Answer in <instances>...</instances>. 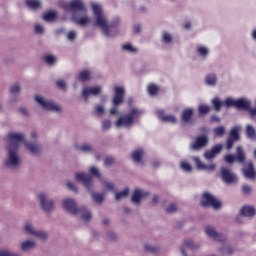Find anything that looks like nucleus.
Returning <instances> with one entry per match:
<instances>
[{
    "label": "nucleus",
    "instance_id": "nucleus-52",
    "mask_svg": "<svg viewBox=\"0 0 256 256\" xmlns=\"http://www.w3.org/2000/svg\"><path fill=\"white\" fill-rule=\"evenodd\" d=\"M35 32L37 33V35H42V33H45V28H43V26H41L40 24H37L35 26Z\"/></svg>",
    "mask_w": 256,
    "mask_h": 256
},
{
    "label": "nucleus",
    "instance_id": "nucleus-12",
    "mask_svg": "<svg viewBox=\"0 0 256 256\" xmlns=\"http://www.w3.org/2000/svg\"><path fill=\"white\" fill-rule=\"evenodd\" d=\"M226 163H245V152L243 151V147L238 146L236 149V156L233 154H228L225 156Z\"/></svg>",
    "mask_w": 256,
    "mask_h": 256
},
{
    "label": "nucleus",
    "instance_id": "nucleus-11",
    "mask_svg": "<svg viewBox=\"0 0 256 256\" xmlns=\"http://www.w3.org/2000/svg\"><path fill=\"white\" fill-rule=\"evenodd\" d=\"M236 101L235 99L228 97L225 99V101H221V99L219 98H214L212 100V105L215 108V111H221V107H235L236 105Z\"/></svg>",
    "mask_w": 256,
    "mask_h": 256
},
{
    "label": "nucleus",
    "instance_id": "nucleus-62",
    "mask_svg": "<svg viewBox=\"0 0 256 256\" xmlns=\"http://www.w3.org/2000/svg\"><path fill=\"white\" fill-rule=\"evenodd\" d=\"M134 33H141V26L140 25H135L133 28Z\"/></svg>",
    "mask_w": 256,
    "mask_h": 256
},
{
    "label": "nucleus",
    "instance_id": "nucleus-20",
    "mask_svg": "<svg viewBox=\"0 0 256 256\" xmlns=\"http://www.w3.org/2000/svg\"><path fill=\"white\" fill-rule=\"evenodd\" d=\"M192 159L196 163L197 169H199V171H215L217 167L215 164H210L209 166L205 165V163L201 162L200 157H193Z\"/></svg>",
    "mask_w": 256,
    "mask_h": 256
},
{
    "label": "nucleus",
    "instance_id": "nucleus-61",
    "mask_svg": "<svg viewBox=\"0 0 256 256\" xmlns=\"http://www.w3.org/2000/svg\"><path fill=\"white\" fill-rule=\"evenodd\" d=\"M68 189H70V191H77V186H75L73 183L69 182L67 184Z\"/></svg>",
    "mask_w": 256,
    "mask_h": 256
},
{
    "label": "nucleus",
    "instance_id": "nucleus-37",
    "mask_svg": "<svg viewBox=\"0 0 256 256\" xmlns=\"http://www.w3.org/2000/svg\"><path fill=\"white\" fill-rule=\"evenodd\" d=\"M129 195V189L125 188L122 192L116 193L115 199L116 201H121V199L127 197Z\"/></svg>",
    "mask_w": 256,
    "mask_h": 256
},
{
    "label": "nucleus",
    "instance_id": "nucleus-13",
    "mask_svg": "<svg viewBox=\"0 0 256 256\" xmlns=\"http://www.w3.org/2000/svg\"><path fill=\"white\" fill-rule=\"evenodd\" d=\"M239 131H241V126H236L230 130V134L226 144L228 150L233 149V145H235V143L239 141Z\"/></svg>",
    "mask_w": 256,
    "mask_h": 256
},
{
    "label": "nucleus",
    "instance_id": "nucleus-23",
    "mask_svg": "<svg viewBox=\"0 0 256 256\" xmlns=\"http://www.w3.org/2000/svg\"><path fill=\"white\" fill-rule=\"evenodd\" d=\"M157 116L161 119V121H165L166 123H177V118L173 115H165L163 110H157Z\"/></svg>",
    "mask_w": 256,
    "mask_h": 256
},
{
    "label": "nucleus",
    "instance_id": "nucleus-49",
    "mask_svg": "<svg viewBox=\"0 0 256 256\" xmlns=\"http://www.w3.org/2000/svg\"><path fill=\"white\" fill-rule=\"evenodd\" d=\"M159 91V87L155 85L148 86V93L149 95H157V92Z\"/></svg>",
    "mask_w": 256,
    "mask_h": 256
},
{
    "label": "nucleus",
    "instance_id": "nucleus-25",
    "mask_svg": "<svg viewBox=\"0 0 256 256\" xmlns=\"http://www.w3.org/2000/svg\"><path fill=\"white\" fill-rule=\"evenodd\" d=\"M37 247V242L33 240H26L21 243L20 249L21 251H31V249H35Z\"/></svg>",
    "mask_w": 256,
    "mask_h": 256
},
{
    "label": "nucleus",
    "instance_id": "nucleus-39",
    "mask_svg": "<svg viewBox=\"0 0 256 256\" xmlns=\"http://www.w3.org/2000/svg\"><path fill=\"white\" fill-rule=\"evenodd\" d=\"M44 61L47 63V65H55L57 58L53 55H46L44 56Z\"/></svg>",
    "mask_w": 256,
    "mask_h": 256
},
{
    "label": "nucleus",
    "instance_id": "nucleus-44",
    "mask_svg": "<svg viewBox=\"0 0 256 256\" xmlns=\"http://www.w3.org/2000/svg\"><path fill=\"white\" fill-rule=\"evenodd\" d=\"M92 199L95 201V203H103V199H105V197L103 194L94 193L92 194Z\"/></svg>",
    "mask_w": 256,
    "mask_h": 256
},
{
    "label": "nucleus",
    "instance_id": "nucleus-26",
    "mask_svg": "<svg viewBox=\"0 0 256 256\" xmlns=\"http://www.w3.org/2000/svg\"><path fill=\"white\" fill-rule=\"evenodd\" d=\"M196 53L197 55H199V57H201L202 59H207V57H209V49L207 48V46H203V45H199L196 48Z\"/></svg>",
    "mask_w": 256,
    "mask_h": 256
},
{
    "label": "nucleus",
    "instance_id": "nucleus-38",
    "mask_svg": "<svg viewBox=\"0 0 256 256\" xmlns=\"http://www.w3.org/2000/svg\"><path fill=\"white\" fill-rule=\"evenodd\" d=\"M184 247L185 249H197L199 247V244H195V242H193L192 240H185Z\"/></svg>",
    "mask_w": 256,
    "mask_h": 256
},
{
    "label": "nucleus",
    "instance_id": "nucleus-60",
    "mask_svg": "<svg viewBox=\"0 0 256 256\" xmlns=\"http://www.w3.org/2000/svg\"><path fill=\"white\" fill-rule=\"evenodd\" d=\"M224 253H227V255H232L233 254V249L229 246L225 247L223 250Z\"/></svg>",
    "mask_w": 256,
    "mask_h": 256
},
{
    "label": "nucleus",
    "instance_id": "nucleus-17",
    "mask_svg": "<svg viewBox=\"0 0 256 256\" xmlns=\"http://www.w3.org/2000/svg\"><path fill=\"white\" fill-rule=\"evenodd\" d=\"M76 181H79L81 184L84 185L86 189H91V185L93 183V178L89 174L85 173H77L75 175Z\"/></svg>",
    "mask_w": 256,
    "mask_h": 256
},
{
    "label": "nucleus",
    "instance_id": "nucleus-57",
    "mask_svg": "<svg viewBox=\"0 0 256 256\" xmlns=\"http://www.w3.org/2000/svg\"><path fill=\"white\" fill-rule=\"evenodd\" d=\"M104 186H105L106 189H108L109 191H113V189H115V185H113V183H110V182H104Z\"/></svg>",
    "mask_w": 256,
    "mask_h": 256
},
{
    "label": "nucleus",
    "instance_id": "nucleus-16",
    "mask_svg": "<svg viewBox=\"0 0 256 256\" xmlns=\"http://www.w3.org/2000/svg\"><path fill=\"white\" fill-rule=\"evenodd\" d=\"M101 91H103V88H101V86L86 87L82 91L83 99L87 101L89 97H91V95L97 97V95H99Z\"/></svg>",
    "mask_w": 256,
    "mask_h": 256
},
{
    "label": "nucleus",
    "instance_id": "nucleus-45",
    "mask_svg": "<svg viewBox=\"0 0 256 256\" xmlns=\"http://www.w3.org/2000/svg\"><path fill=\"white\" fill-rule=\"evenodd\" d=\"M162 39L164 43H171L173 41V36L168 32H163Z\"/></svg>",
    "mask_w": 256,
    "mask_h": 256
},
{
    "label": "nucleus",
    "instance_id": "nucleus-29",
    "mask_svg": "<svg viewBox=\"0 0 256 256\" xmlns=\"http://www.w3.org/2000/svg\"><path fill=\"white\" fill-rule=\"evenodd\" d=\"M143 155L145 152L141 149L135 150L132 154V159L134 163H141V159H143Z\"/></svg>",
    "mask_w": 256,
    "mask_h": 256
},
{
    "label": "nucleus",
    "instance_id": "nucleus-55",
    "mask_svg": "<svg viewBox=\"0 0 256 256\" xmlns=\"http://www.w3.org/2000/svg\"><path fill=\"white\" fill-rule=\"evenodd\" d=\"M91 175H95V177H101V174L99 173V169L95 167L90 168Z\"/></svg>",
    "mask_w": 256,
    "mask_h": 256
},
{
    "label": "nucleus",
    "instance_id": "nucleus-28",
    "mask_svg": "<svg viewBox=\"0 0 256 256\" xmlns=\"http://www.w3.org/2000/svg\"><path fill=\"white\" fill-rule=\"evenodd\" d=\"M241 215L244 217H253L255 215V208L253 206H244L241 209Z\"/></svg>",
    "mask_w": 256,
    "mask_h": 256
},
{
    "label": "nucleus",
    "instance_id": "nucleus-35",
    "mask_svg": "<svg viewBox=\"0 0 256 256\" xmlns=\"http://www.w3.org/2000/svg\"><path fill=\"white\" fill-rule=\"evenodd\" d=\"M246 135L249 139H256V131L251 125H247L246 127Z\"/></svg>",
    "mask_w": 256,
    "mask_h": 256
},
{
    "label": "nucleus",
    "instance_id": "nucleus-4",
    "mask_svg": "<svg viewBox=\"0 0 256 256\" xmlns=\"http://www.w3.org/2000/svg\"><path fill=\"white\" fill-rule=\"evenodd\" d=\"M63 207L72 215L81 217L82 221H89L91 219V212L87 208H77V203L71 198L64 199Z\"/></svg>",
    "mask_w": 256,
    "mask_h": 256
},
{
    "label": "nucleus",
    "instance_id": "nucleus-6",
    "mask_svg": "<svg viewBox=\"0 0 256 256\" xmlns=\"http://www.w3.org/2000/svg\"><path fill=\"white\" fill-rule=\"evenodd\" d=\"M114 98H113V105L114 107L110 110L111 115H119V110L117 106L121 105V103L125 99V88L116 86L114 88Z\"/></svg>",
    "mask_w": 256,
    "mask_h": 256
},
{
    "label": "nucleus",
    "instance_id": "nucleus-48",
    "mask_svg": "<svg viewBox=\"0 0 256 256\" xmlns=\"http://www.w3.org/2000/svg\"><path fill=\"white\" fill-rule=\"evenodd\" d=\"M0 256H21L20 254H15L9 250L0 249Z\"/></svg>",
    "mask_w": 256,
    "mask_h": 256
},
{
    "label": "nucleus",
    "instance_id": "nucleus-43",
    "mask_svg": "<svg viewBox=\"0 0 256 256\" xmlns=\"http://www.w3.org/2000/svg\"><path fill=\"white\" fill-rule=\"evenodd\" d=\"M123 51H128V53H136L137 48L133 47L131 44H124L122 46Z\"/></svg>",
    "mask_w": 256,
    "mask_h": 256
},
{
    "label": "nucleus",
    "instance_id": "nucleus-18",
    "mask_svg": "<svg viewBox=\"0 0 256 256\" xmlns=\"http://www.w3.org/2000/svg\"><path fill=\"white\" fill-rule=\"evenodd\" d=\"M206 235L210 237V239H213L214 241H225V236L217 233V231L213 228V226H207L206 229Z\"/></svg>",
    "mask_w": 256,
    "mask_h": 256
},
{
    "label": "nucleus",
    "instance_id": "nucleus-19",
    "mask_svg": "<svg viewBox=\"0 0 256 256\" xmlns=\"http://www.w3.org/2000/svg\"><path fill=\"white\" fill-rule=\"evenodd\" d=\"M254 156L256 158V149L254 150ZM244 177L247 179H255L256 172L255 168L253 167V162H249L247 166L243 169Z\"/></svg>",
    "mask_w": 256,
    "mask_h": 256
},
{
    "label": "nucleus",
    "instance_id": "nucleus-64",
    "mask_svg": "<svg viewBox=\"0 0 256 256\" xmlns=\"http://www.w3.org/2000/svg\"><path fill=\"white\" fill-rule=\"evenodd\" d=\"M211 119H212V121H220L219 117H217V116H212Z\"/></svg>",
    "mask_w": 256,
    "mask_h": 256
},
{
    "label": "nucleus",
    "instance_id": "nucleus-33",
    "mask_svg": "<svg viewBox=\"0 0 256 256\" xmlns=\"http://www.w3.org/2000/svg\"><path fill=\"white\" fill-rule=\"evenodd\" d=\"M79 81H89L91 79V72L89 70H83L82 72L79 73L78 75Z\"/></svg>",
    "mask_w": 256,
    "mask_h": 256
},
{
    "label": "nucleus",
    "instance_id": "nucleus-31",
    "mask_svg": "<svg viewBox=\"0 0 256 256\" xmlns=\"http://www.w3.org/2000/svg\"><path fill=\"white\" fill-rule=\"evenodd\" d=\"M44 21H47L48 23H51L52 21H55L57 19V12L55 11H49L43 14Z\"/></svg>",
    "mask_w": 256,
    "mask_h": 256
},
{
    "label": "nucleus",
    "instance_id": "nucleus-21",
    "mask_svg": "<svg viewBox=\"0 0 256 256\" xmlns=\"http://www.w3.org/2000/svg\"><path fill=\"white\" fill-rule=\"evenodd\" d=\"M221 149H223V145L221 144L212 147L211 150L205 152V159H208V161H211V159H215V155H219V153H221Z\"/></svg>",
    "mask_w": 256,
    "mask_h": 256
},
{
    "label": "nucleus",
    "instance_id": "nucleus-7",
    "mask_svg": "<svg viewBox=\"0 0 256 256\" xmlns=\"http://www.w3.org/2000/svg\"><path fill=\"white\" fill-rule=\"evenodd\" d=\"M35 101L38 103V105L45 109V111H55L56 113H61V106L51 100H47L42 96H36Z\"/></svg>",
    "mask_w": 256,
    "mask_h": 256
},
{
    "label": "nucleus",
    "instance_id": "nucleus-22",
    "mask_svg": "<svg viewBox=\"0 0 256 256\" xmlns=\"http://www.w3.org/2000/svg\"><path fill=\"white\" fill-rule=\"evenodd\" d=\"M236 109H242L243 111H249L251 113V102L245 98L236 100Z\"/></svg>",
    "mask_w": 256,
    "mask_h": 256
},
{
    "label": "nucleus",
    "instance_id": "nucleus-50",
    "mask_svg": "<svg viewBox=\"0 0 256 256\" xmlns=\"http://www.w3.org/2000/svg\"><path fill=\"white\" fill-rule=\"evenodd\" d=\"M102 129H103V131H108V129H111V121L104 120L102 122Z\"/></svg>",
    "mask_w": 256,
    "mask_h": 256
},
{
    "label": "nucleus",
    "instance_id": "nucleus-46",
    "mask_svg": "<svg viewBox=\"0 0 256 256\" xmlns=\"http://www.w3.org/2000/svg\"><path fill=\"white\" fill-rule=\"evenodd\" d=\"M210 110L211 108L205 105L199 106V109H198L200 115H207V113H209Z\"/></svg>",
    "mask_w": 256,
    "mask_h": 256
},
{
    "label": "nucleus",
    "instance_id": "nucleus-41",
    "mask_svg": "<svg viewBox=\"0 0 256 256\" xmlns=\"http://www.w3.org/2000/svg\"><path fill=\"white\" fill-rule=\"evenodd\" d=\"M216 137H223L225 135V126H218L214 129Z\"/></svg>",
    "mask_w": 256,
    "mask_h": 256
},
{
    "label": "nucleus",
    "instance_id": "nucleus-24",
    "mask_svg": "<svg viewBox=\"0 0 256 256\" xmlns=\"http://www.w3.org/2000/svg\"><path fill=\"white\" fill-rule=\"evenodd\" d=\"M147 195H149V193H147L143 190L136 189L132 196V203H141V198L147 197Z\"/></svg>",
    "mask_w": 256,
    "mask_h": 256
},
{
    "label": "nucleus",
    "instance_id": "nucleus-3",
    "mask_svg": "<svg viewBox=\"0 0 256 256\" xmlns=\"http://www.w3.org/2000/svg\"><path fill=\"white\" fill-rule=\"evenodd\" d=\"M66 11L72 13V21L80 27H87L91 23V17L87 15V8L83 0H72L65 5Z\"/></svg>",
    "mask_w": 256,
    "mask_h": 256
},
{
    "label": "nucleus",
    "instance_id": "nucleus-5",
    "mask_svg": "<svg viewBox=\"0 0 256 256\" xmlns=\"http://www.w3.org/2000/svg\"><path fill=\"white\" fill-rule=\"evenodd\" d=\"M143 115V110H139V108H132L128 115L121 116L116 121V127H131L139 117Z\"/></svg>",
    "mask_w": 256,
    "mask_h": 256
},
{
    "label": "nucleus",
    "instance_id": "nucleus-27",
    "mask_svg": "<svg viewBox=\"0 0 256 256\" xmlns=\"http://www.w3.org/2000/svg\"><path fill=\"white\" fill-rule=\"evenodd\" d=\"M25 147L32 153V155H37V153H41V146L35 143L25 142Z\"/></svg>",
    "mask_w": 256,
    "mask_h": 256
},
{
    "label": "nucleus",
    "instance_id": "nucleus-59",
    "mask_svg": "<svg viewBox=\"0 0 256 256\" xmlns=\"http://www.w3.org/2000/svg\"><path fill=\"white\" fill-rule=\"evenodd\" d=\"M242 191H243V193H245L247 195V194L251 193V188L248 185H244L242 187Z\"/></svg>",
    "mask_w": 256,
    "mask_h": 256
},
{
    "label": "nucleus",
    "instance_id": "nucleus-8",
    "mask_svg": "<svg viewBox=\"0 0 256 256\" xmlns=\"http://www.w3.org/2000/svg\"><path fill=\"white\" fill-rule=\"evenodd\" d=\"M23 231L27 233V235H32L33 237H37L41 241H45L49 235L45 231L37 230L35 226L31 222H26L23 225Z\"/></svg>",
    "mask_w": 256,
    "mask_h": 256
},
{
    "label": "nucleus",
    "instance_id": "nucleus-32",
    "mask_svg": "<svg viewBox=\"0 0 256 256\" xmlns=\"http://www.w3.org/2000/svg\"><path fill=\"white\" fill-rule=\"evenodd\" d=\"M191 117H193V109L189 108L186 109L183 113H182V121L184 123H189V121H191Z\"/></svg>",
    "mask_w": 256,
    "mask_h": 256
},
{
    "label": "nucleus",
    "instance_id": "nucleus-42",
    "mask_svg": "<svg viewBox=\"0 0 256 256\" xmlns=\"http://www.w3.org/2000/svg\"><path fill=\"white\" fill-rule=\"evenodd\" d=\"M95 115H98L99 117H101L102 115H105V106L103 105L95 106Z\"/></svg>",
    "mask_w": 256,
    "mask_h": 256
},
{
    "label": "nucleus",
    "instance_id": "nucleus-15",
    "mask_svg": "<svg viewBox=\"0 0 256 256\" xmlns=\"http://www.w3.org/2000/svg\"><path fill=\"white\" fill-rule=\"evenodd\" d=\"M221 175L224 183L231 185L237 182V176L229 168H221Z\"/></svg>",
    "mask_w": 256,
    "mask_h": 256
},
{
    "label": "nucleus",
    "instance_id": "nucleus-14",
    "mask_svg": "<svg viewBox=\"0 0 256 256\" xmlns=\"http://www.w3.org/2000/svg\"><path fill=\"white\" fill-rule=\"evenodd\" d=\"M209 143V138L205 135L198 136L194 143L190 145V149L193 151H199L200 149H203V147H207Z\"/></svg>",
    "mask_w": 256,
    "mask_h": 256
},
{
    "label": "nucleus",
    "instance_id": "nucleus-58",
    "mask_svg": "<svg viewBox=\"0 0 256 256\" xmlns=\"http://www.w3.org/2000/svg\"><path fill=\"white\" fill-rule=\"evenodd\" d=\"M145 249H146V251H149L150 253H155V251H157L155 246H152V245H146Z\"/></svg>",
    "mask_w": 256,
    "mask_h": 256
},
{
    "label": "nucleus",
    "instance_id": "nucleus-54",
    "mask_svg": "<svg viewBox=\"0 0 256 256\" xmlns=\"http://www.w3.org/2000/svg\"><path fill=\"white\" fill-rule=\"evenodd\" d=\"M167 213H175L177 211V205L170 204L169 207L166 208Z\"/></svg>",
    "mask_w": 256,
    "mask_h": 256
},
{
    "label": "nucleus",
    "instance_id": "nucleus-30",
    "mask_svg": "<svg viewBox=\"0 0 256 256\" xmlns=\"http://www.w3.org/2000/svg\"><path fill=\"white\" fill-rule=\"evenodd\" d=\"M206 85H209L210 87H215L217 85V75L214 73L208 74L206 76Z\"/></svg>",
    "mask_w": 256,
    "mask_h": 256
},
{
    "label": "nucleus",
    "instance_id": "nucleus-1",
    "mask_svg": "<svg viewBox=\"0 0 256 256\" xmlns=\"http://www.w3.org/2000/svg\"><path fill=\"white\" fill-rule=\"evenodd\" d=\"M6 159L5 166L10 169H17L21 165V157H19V147L21 143H25V135L23 133L10 132L6 136Z\"/></svg>",
    "mask_w": 256,
    "mask_h": 256
},
{
    "label": "nucleus",
    "instance_id": "nucleus-53",
    "mask_svg": "<svg viewBox=\"0 0 256 256\" xmlns=\"http://www.w3.org/2000/svg\"><path fill=\"white\" fill-rule=\"evenodd\" d=\"M76 37H77V32L75 31H70L67 35L68 41H75Z\"/></svg>",
    "mask_w": 256,
    "mask_h": 256
},
{
    "label": "nucleus",
    "instance_id": "nucleus-40",
    "mask_svg": "<svg viewBox=\"0 0 256 256\" xmlns=\"http://www.w3.org/2000/svg\"><path fill=\"white\" fill-rule=\"evenodd\" d=\"M180 167L182 171H186V173H191L193 171V167L188 162H181Z\"/></svg>",
    "mask_w": 256,
    "mask_h": 256
},
{
    "label": "nucleus",
    "instance_id": "nucleus-10",
    "mask_svg": "<svg viewBox=\"0 0 256 256\" xmlns=\"http://www.w3.org/2000/svg\"><path fill=\"white\" fill-rule=\"evenodd\" d=\"M38 197L43 211L46 213H51V211L55 210V202L49 199L47 194L40 193Z\"/></svg>",
    "mask_w": 256,
    "mask_h": 256
},
{
    "label": "nucleus",
    "instance_id": "nucleus-36",
    "mask_svg": "<svg viewBox=\"0 0 256 256\" xmlns=\"http://www.w3.org/2000/svg\"><path fill=\"white\" fill-rule=\"evenodd\" d=\"M76 148L83 153H91V151H93V147L89 144L78 145Z\"/></svg>",
    "mask_w": 256,
    "mask_h": 256
},
{
    "label": "nucleus",
    "instance_id": "nucleus-47",
    "mask_svg": "<svg viewBox=\"0 0 256 256\" xmlns=\"http://www.w3.org/2000/svg\"><path fill=\"white\" fill-rule=\"evenodd\" d=\"M20 91H21V86H19V84H14L10 88V93H12V95H17L18 93H20Z\"/></svg>",
    "mask_w": 256,
    "mask_h": 256
},
{
    "label": "nucleus",
    "instance_id": "nucleus-56",
    "mask_svg": "<svg viewBox=\"0 0 256 256\" xmlns=\"http://www.w3.org/2000/svg\"><path fill=\"white\" fill-rule=\"evenodd\" d=\"M115 163V159H113V157H107L105 159V165H107L109 167V165H113Z\"/></svg>",
    "mask_w": 256,
    "mask_h": 256
},
{
    "label": "nucleus",
    "instance_id": "nucleus-51",
    "mask_svg": "<svg viewBox=\"0 0 256 256\" xmlns=\"http://www.w3.org/2000/svg\"><path fill=\"white\" fill-rule=\"evenodd\" d=\"M56 85H57V87H59V89H62V90L67 89V83H65L64 80H58L56 82Z\"/></svg>",
    "mask_w": 256,
    "mask_h": 256
},
{
    "label": "nucleus",
    "instance_id": "nucleus-63",
    "mask_svg": "<svg viewBox=\"0 0 256 256\" xmlns=\"http://www.w3.org/2000/svg\"><path fill=\"white\" fill-rule=\"evenodd\" d=\"M184 28L191 29V23L186 22L185 25H184Z\"/></svg>",
    "mask_w": 256,
    "mask_h": 256
},
{
    "label": "nucleus",
    "instance_id": "nucleus-34",
    "mask_svg": "<svg viewBox=\"0 0 256 256\" xmlns=\"http://www.w3.org/2000/svg\"><path fill=\"white\" fill-rule=\"evenodd\" d=\"M26 5L30 9H39L41 7V0H26Z\"/></svg>",
    "mask_w": 256,
    "mask_h": 256
},
{
    "label": "nucleus",
    "instance_id": "nucleus-2",
    "mask_svg": "<svg viewBox=\"0 0 256 256\" xmlns=\"http://www.w3.org/2000/svg\"><path fill=\"white\" fill-rule=\"evenodd\" d=\"M91 7L94 15V27H99L106 37H114L115 34H113V29L119 25V18H116L113 22L109 23L107 16L103 13V7H101V4L92 3Z\"/></svg>",
    "mask_w": 256,
    "mask_h": 256
},
{
    "label": "nucleus",
    "instance_id": "nucleus-9",
    "mask_svg": "<svg viewBox=\"0 0 256 256\" xmlns=\"http://www.w3.org/2000/svg\"><path fill=\"white\" fill-rule=\"evenodd\" d=\"M202 207H213V209H219L221 207V201L217 200L215 196L209 193H204L201 200Z\"/></svg>",
    "mask_w": 256,
    "mask_h": 256
}]
</instances>
